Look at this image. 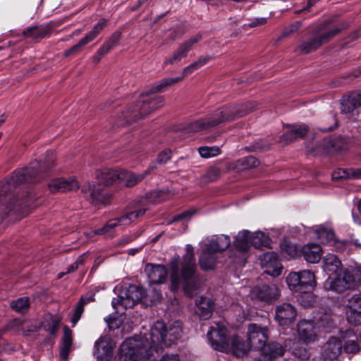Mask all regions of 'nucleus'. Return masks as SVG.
<instances>
[{
	"instance_id": "1",
	"label": "nucleus",
	"mask_w": 361,
	"mask_h": 361,
	"mask_svg": "<svg viewBox=\"0 0 361 361\" xmlns=\"http://www.w3.org/2000/svg\"><path fill=\"white\" fill-rule=\"evenodd\" d=\"M179 259L178 256L174 257L169 264L172 290L176 291L182 283L184 293L188 297H193L200 291L201 284V280L196 274L193 247L190 245H187L186 253L181 263L180 272H179Z\"/></svg>"
},
{
	"instance_id": "2",
	"label": "nucleus",
	"mask_w": 361,
	"mask_h": 361,
	"mask_svg": "<svg viewBox=\"0 0 361 361\" xmlns=\"http://www.w3.org/2000/svg\"><path fill=\"white\" fill-rule=\"evenodd\" d=\"M256 108V104L249 102L235 106H225L216 111L210 116L200 119L190 124L187 128L188 132H198L214 128L222 123L231 121L237 118L242 117Z\"/></svg>"
},
{
	"instance_id": "3",
	"label": "nucleus",
	"mask_w": 361,
	"mask_h": 361,
	"mask_svg": "<svg viewBox=\"0 0 361 361\" xmlns=\"http://www.w3.org/2000/svg\"><path fill=\"white\" fill-rule=\"evenodd\" d=\"M119 170L104 169L97 171V184L87 183L82 188V192L89 197L92 203H106L111 197L107 188L119 184Z\"/></svg>"
},
{
	"instance_id": "4",
	"label": "nucleus",
	"mask_w": 361,
	"mask_h": 361,
	"mask_svg": "<svg viewBox=\"0 0 361 361\" xmlns=\"http://www.w3.org/2000/svg\"><path fill=\"white\" fill-rule=\"evenodd\" d=\"M361 285V271L341 268L334 276H329L324 283L327 291L343 293L346 290H355Z\"/></svg>"
},
{
	"instance_id": "5",
	"label": "nucleus",
	"mask_w": 361,
	"mask_h": 361,
	"mask_svg": "<svg viewBox=\"0 0 361 361\" xmlns=\"http://www.w3.org/2000/svg\"><path fill=\"white\" fill-rule=\"evenodd\" d=\"M181 322L175 321L166 326L163 322H157L150 329V340L152 349L156 351L163 345L169 346L181 336Z\"/></svg>"
},
{
	"instance_id": "6",
	"label": "nucleus",
	"mask_w": 361,
	"mask_h": 361,
	"mask_svg": "<svg viewBox=\"0 0 361 361\" xmlns=\"http://www.w3.org/2000/svg\"><path fill=\"white\" fill-rule=\"evenodd\" d=\"M152 345L148 343V340L138 342L130 338L120 346L118 358L119 361L145 360L152 355Z\"/></svg>"
},
{
	"instance_id": "7",
	"label": "nucleus",
	"mask_w": 361,
	"mask_h": 361,
	"mask_svg": "<svg viewBox=\"0 0 361 361\" xmlns=\"http://www.w3.org/2000/svg\"><path fill=\"white\" fill-rule=\"evenodd\" d=\"M341 30L342 28L340 27H331L329 22H324L315 28L313 37L302 42L299 49L303 54L314 51L324 44L327 43Z\"/></svg>"
},
{
	"instance_id": "8",
	"label": "nucleus",
	"mask_w": 361,
	"mask_h": 361,
	"mask_svg": "<svg viewBox=\"0 0 361 361\" xmlns=\"http://www.w3.org/2000/svg\"><path fill=\"white\" fill-rule=\"evenodd\" d=\"M286 281L291 290L299 293H310L317 284L315 276L310 270L291 272L286 277Z\"/></svg>"
},
{
	"instance_id": "9",
	"label": "nucleus",
	"mask_w": 361,
	"mask_h": 361,
	"mask_svg": "<svg viewBox=\"0 0 361 361\" xmlns=\"http://www.w3.org/2000/svg\"><path fill=\"white\" fill-rule=\"evenodd\" d=\"M145 295V290L137 286L130 285L128 288L122 289L117 298L113 299L112 306L114 309H116L119 305L126 309L131 308L138 303Z\"/></svg>"
},
{
	"instance_id": "10",
	"label": "nucleus",
	"mask_w": 361,
	"mask_h": 361,
	"mask_svg": "<svg viewBox=\"0 0 361 361\" xmlns=\"http://www.w3.org/2000/svg\"><path fill=\"white\" fill-rule=\"evenodd\" d=\"M146 209H139L133 212H130L121 217L109 220L102 228L94 230V234L105 235L108 238H113L114 234V229L118 225H127L137 218L143 216L145 214Z\"/></svg>"
},
{
	"instance_id": "11",
	"label": "nucleus",
	"mask_w": 361,
	"mask_h": 361,
	"mask_svg": "<svg viewBox=\"0 0 361 361\" xmlns=\"http://www.w3.org/2000/svg\"><path fill=\"white\" fill-rule=\"evenodd\" d=\"M348 140L340 135H334L323 139L322 142L317 145L315 148L307 149L309 153L315 155L326 153L330 154L347 149Z\"/></svg>"
},
{
	"instance_id": "12",
	"label": "nucleus",
	"mask_w": 361,
	"mask_h": 361,
	"mask_svg": "<svg viewBox=\"0 0 361 361\" xmlns=\"http://www.w3.org/2000/svg\"><path fill=\"white\" fill-rule=\"evenodd\" d=\"M247 338L250 348L261 350L268 339V329L251 324L248 326Z\"/></svg>"
},
{
	"instance_id": "13",
	"label": "nucleus",
	"mask_w": 361,
	"mask_h": 361,
	"mask_svg": "<svg viewBox=\"0 0 361 361\" xmlns=\"http://www.w3.org/2000/svg\"><path fill=\"white\" fill-rule=\"evenodd\" d=\"M207 337L214 349L221 352L228 349V344L231 338L228 337V331L224 326H212L207 332Z\"/></svg>"
},
{
	"instance_id": "14",
	"label": "nucleus",
	"mask_w": 361,
	"mask_h": 361,
	"mask_svg": "<svg viewBox=\"0 0 361 361\" xmlns=\"http://www.w3.org/2000/svg\"><path fill=\"white\" fill-rule=\"evenodd\" d=\"M156 109H157V106H152L149 100H142L130 106L123 113V116L126 119V123H130L143 118Z\"/></svg>"
},
{
	"instance_id": "15",
	"label": "nucleus",
	"mask_w": 361,
	"mask_h": 361,
	"mask_svg": "<svg viewBox=\"0 0 361 361\" xmlns=\"http://www.w3.org/2000/svg\"><path fill=\"white\" fill-rule=\"evenodd\" d=\"M279 297V290L274 284H262L254 287L251 298L254 300L270 303Z\"/></svg>"
},
{
	"instance_id": "16",
	"label": "nucleus",
	"mask_w": 361,
	"mask_h": 361,
	"mask_svg": "<svg viewBox=\"0 0 361 361\" xmlns=\"http://www.w3.org/2000/svg\"><path fill=\"white\" fill-rule=\"evenodd\" d=\"M115 344L109 336H101L94 343V355L98 361H110Z\"/></svg>"
},
{
	"instance_id": "17",
	"label": "nucleus",
	"mask_w": 361,
	"mask_h": 361,
	"mask_svg": "<svg viewBox=\"0 0 361 361\" xmlns=\"http://www.w3.org/2000/svg\"><path fill=\"white\" fill-rule=\"evenodd\" d=\"M202 38V35L197 34L184 42L181 43L179 45L178 49L173 54V55L165 60L164 64L173 65L180 62L182 59L187 56L188 53L192 49L194 44L199 42Z\"/></svg>"
},
{
	"instance_id": "18",
	"label": "nucleus",
	"mask_w": 361,
	"mask_h": 361,
	"mask_svg": "<svg viewBox=\"0 0 361 361\" xmlns=\"http://www.w3.org/2000/svg\"><path fill=\"white\" fill-rule=\"evenodd\" d=\"M106 25V20L102 19L97 25L94 26L90 32H89L82 39L79 41L78 44L73 46L71 49L66 50L64 52V56L68 57L79 53L84 46L97 37V36L100 33Z\"/></svg>"
},
{
	"instance_id": "19",
	"label": "nucleus",
	"mask_w": 361,
	"mask_h": 361,
	"mask_svg": "<svg viewBox=\"0 0 361 361\" xmlns=\"http://www.w3.org/2000/svg\"><path fill=\"white\" fill-rule=\"evenodd\" d=\"M346 318L348 323L357 326L361 324V293L353 295L347 303Z\"/></svg>"
},
{
	"instance_id": "20",
	"label": "nucleus",
	"mask_w": 361,
	"mask_h": 361,
	"mask_svg": "<svg viewBox=\"0 0 361 361\" xmlns=\"http://www.w3.org/2000/svg\"><path fill=\"white\" fill-rule=\"evenodd\" d=\"M197 70V68L196 67L194 62L189 65L188 66L184 68L183 70V75L180 77H176V78H165L159 82V84L152 86L150 87V89L143 93L141 94L142 97L147 96L150 94H154L157 92H159L162 90L164 88L167 87L169 86L173 85L180 81H181L184 77L191 74L195 71Z\"/></svg>"
},
{
	"instance_id": "21",
	"label": "nucleus",
	"mask_w": 361,
	"mask_h": 361,
	"mask_svg": "<svg viewBox=\"0 0 361 361\" xmlns=\"http://www.w3.org/2000/svg\"><path fill=\"white\" fill-rule=\"evenodd\" d=\"M276 319L281 326H288L294 322L297 310L290 303L284 302L276 307Z\"/></svg>"
},
{
	"instance_id": "22",
	"label": "nucleus",
	"mask_w": 361,
	"mask_h": 361,
	"mask_svg": "<svg viewBox=\"0 0 361 361\" xmlns=\"http://www.w3.org/2000/svg\"><path fill=\"white\" fill-rule=\"evenodd\" d=\"M260 263L265 272L273 276L281 273L282 266L276 252H269L260 257Z\"/></svg>"
},
{
	"instance_id": "23",
	"label": "nucleus",
	"mask_w": 361,
	"mask_h": 361,
	"mask_svg": "<svg viewBox=\"0 0 361 361\" xmlns=\"http://www.w3.org/2000/svg\"><path fill=\"white\" fill-rule=\"evenodd\" d=\"M342 348V341L337 338L331 337L322 348V356L326 361H332L341 355Z\"/></svg>"
},
{
	"instance_id": "24",
	"label": "nucleus",
	"mask_w": 361,
	"mask_h": 361,
	"mask_svg": "<svg viewBox=\"0 0 361 361\" xmlns=\"http://www.w3.org/2000/svg\"><path fill=\"white\" fill-rule=\"evenodd\" d=\"M145 271L152 284L163 283L167 278L166 268L161 264H147Z\"/></svg>"
},
{
	"instance_id": "25",
	"label": "nucleus",
	"mask_w": 361,
	"mask_h": 361,
	"mask_svg": "<svg viewBox=\"0 0 361 361\" xmlns=\"http://www.w3.org/2000/svg\"><path fill=\"white\" fill-rule=\"evenodd\" d=\"M316 326L311 320H302L298 324V333L299 339L308 343L316 339Z\"/></svg>"
},
{
	"instance_id": "26",
	"label": "nucleus",
	"mask_w": 361,
	"mask_h": 361,
	"mask_svg": "<svg viewBox=\"0 0 361 361\" xmlns=\"http://www.w3.org/2000/svg\"><path fill=\"white\" fill-rule=\"evenodd\" d=\"M290 129L286 131L280 138L279 142L283 145H288L299 138H302L307 134L308 128L307 126L291 125Z\"/></svg>"
},
{
	"instance_id": "27",
	"label": "nucleus",
	"mask_w": 361,
	"mask_h": 361,
	"mask_svg": "<svg viewBox=\"0 0 361 361\" xmlns=\"http://www.w3.org/2000/svg\"><path fill=\"white\" fill-rule=\"evenodd\" d=\"M48 186L51 192H66L79 188L78 182L75 179H55L51 180Z\"/></svg>"
},
{
	"instance_id": "28",
	"label": "nucleus",
	"mask_w": 361,
	"mask_h": 361,
	"mask_svg": "<svg viewBox=\"0 0 361 361\" xmlns=\"http://www.w3.org/2000/svg\"><path fill=\"white\" fill-rule=\"evenodd\" d=\"M361 109V92L351 94L341 102V112L345 114H358Z\"/></svg>"
},
{
	"instance_id": "29",
	"label": "nucleus",
	"mask_w": 361,
	"mask_h": 361,
	"mask_svg": "<svg viewBox=\"0 0 361 361\" xmlns=\"http://www.w3.org/2000/svg\"><path fill=\"white\" fill-rule=\"evenodd\" d=\"M228 349L224 353H230L234 356L240 357H243L249 350V345L238 336H233L231 338L228 344Z\"/></svg>"
},
{
	"instance_id": "30",
	"label": "nucleus",
	"mask_w": 361,
	"mask_h": 361,
	"mask_svg": "<svg viewBox=\"0 0 361 361\" xmlns=\"http://www.w3.org/2000/svg\"><path fill=\"white\" fill-rule=\"evenodd\" d=\"M195 305V314L200 319H207L211 317L214 310V302L210 298L200 297L196 300Z\"/></svg>"
},
{
	"instance_id": "31",
	"label": "nucleus",
	"mask_w": 361,
	"mask_h": 361,
	"mask_svg": "<svg viewBox=\"0 0 361 361\" xmlns=\"http://www.w3.org/2000/svg\"><path fill=\"white\" fill-rule=\"evenodd\" d=\"M343 339V348L347 353H355L359 351L360 347L357 343V336L351 329H348L341 333Z\"/></svg>"
},
{
	"instance_id": "32",
	"label": "nucleus",
	"mask_w": 361,
	"mask_h": 361,
	"mask_svg": "<svg viewBox=\"0 0 361 361\" xmlns=\"http://www.w3.org/2000/svg\"><path fill=\"white\" fill-rule=\"evenodd\" d=\"M264 359L276 360L284 355L285 348L277 342H271L265 344L260 350Z\"/></svg>"
},
{
	"instance_id": "33",
	"label": "nucleus",
	"mask_w": 361,
	"mask_h": 361,
	"mask_svg": "<svg viewBox=\"0 0 361 361\" xmlns=\"http://www.w3.org/2000/svg\"><path fill=\"white\" fill-rule=\"evenodd\" d=\"M73 345V331L67 326H63L61 345L59 356L62 361H67Z\"/></svg>"
},
{
	"instance_id": "34",
	"label": "nucleus",
	"mask_w": 361,
	"mask_h": 361,
	"mask_svg": "<svg viewBox=\"0 0 361 361\" xmlns=\"http://www.w3.org/2000/svg\"><path fill=\"white\" fill-rule=\"evenodd\" d=\"M301 255L310 263L319 262L322 256V250L319 245L315 243L307 244L301 249Z\"/></svg>"
},
{
	"instance_id": "35",
	"label": "nucleus",
	"mask_w": 361,
	"mask_h": 361,
	"mask_svg": "<svg viewBox=\"0 0 361 361\" xmlns=\"http://www.w3.org/2000/svg\"><path fill=\"white\" fill-rule=\"evenodd\" d=\"M216 254V252L206 245L199 259L201 268L204 270L214 269L217 260Z\"/></svg>"
},
{
	"instance_id": "36",
	"label": "nucleus",
	"mask_w": 361,
	"mask_h": 361,
	"mask_svg": "<svg viewBox=\"0 0 361 361\" xmlns=\"http://www.w3.org/2000/svg\"><path fill=\"white\" fill-rule=\"evenodd\" d=\"M312 322L317 329H320L325 331H330L336 326L334 316L327 312L319 313Z\"/></svg>"
},
{
	"instance_id": "37",
	"label": "nucleus",
	"mask_w": 361,
	"mask_h": 361,
	"mask_svg": "<svg viewBox=\"0 0 361 361\" xmlns=\"http://www.w3.org/2000/svg\"><path fill=\"white\" fill-rule=\"evenodd\" d=\"M233 245L238 252L243 253L247 252L252 245L250 232L247 230H243L239 232L235 236Z\"/></svg>"
},
{
	"instance_id": "38",
	"label": "nucleus",
	"mask_w": 361,
	"mask_h": 361,
	"mask_svg": "<svg viewBox=\"0 0 361 361\" xmlns=\"http://www.w3.org/2000/svg\"><path fill=\"white\" fill-rule=\"evenodd\" d=\"M145 178V174H134L126 170H119V184L126 187H133Z\"/></svg>"
},
{
	"instance_id": "39",
	"label": "nucleus",
	"mask_w": 361,
	"mask_h": 361,
	"mask_svg": "<svg viewBox=\"0 0 361 361\" xmlns=\"http://www.w3.org/2000/svg\"><path fill=\"white\" fill-rule=\"evenodd\" d=\"M231 245L230 237L225 235H221L213 238L207 245L217 253L221 252L226 250Z\"/></svg>"
},
{
	"instance_id": "40",
	"label": "nucleus",
	"mask_w": 361,
	"mask_h": 361,
	"mask_svg": "<svg viewBox=\"0 0 361 361\" xmlns=\"http://www.w3.org/2000/svg\"><path fill=\"white\" fill-rule=\"evenodd\" d=\"M323 267L326 271L334 273L338 272L340 269L343 268L341 260L335 255L329 254L323 259Z\"/></svg>"
},
{
	"instance_id": "41",
	"label": "nucleus",
	"mask_w": 361,
	"mask_h": 361,
	"mask_svg": "<svg viewBox=\"0 0 361 361\" xmlns=\"http://www.w3.org/2000/svg\"><path fill=\"white\" fill-rule=\"evenodd\" d=\"M250 239L255 248L269 247L271 243L269 237L261 231L250 233Z\"/></svg>"
},
{
	"instance_id": "42",
	"label": "nucleus",
	"mask_w": 361,
	"mask_h": 361,
	"mask_svg": "<svg viewBox=\"0 0 361 361\" xmlns=\"http://www.w3.org/2000/svg\"><path fill=\"white\" fill-rule=\"evenodd\" d=\"M121 39V33L116 32L108 39L102 47L99 49V54L104 56L111 49L116 47Z\"/></svg>"
},
{
	"instance_id": "43",
	"label": "nucleus",
	"mask_w": 361,
	"mask_h": 361,
	"mask_svg": "<svg viewBox=\"0 0 361 361\" xmlns=\"http://www.w3.org/2000/svg\"><path fill=\"white\" fill-rule=\"evenodd\" d=\"M48 34V30L42 27H29L23 32V35L33 39L44 38Z\"/></svg>"
},
{
	"instance_id": "44",
	"label": "nucleus",
	"mask_w": 361,
	"mask_h": 361,
	"mask_svg": "<svg viewBox=\"0 0 361 361\" xmlns=\"http://www.w3.org/2000/svg\"><path fill=\"white\" fill-rule=\"evenodd\" d=\"M10 306L14 311L20 313H24L29 308V299L26 297L20 298L16 300L11 301Z\"/></svg>"
},
{
	"instance_id": "45",
	"label": "nucleus",
	"mask_w": 361,
	"mask_h": 361,
	"mask_svg": "<svg viewBox=\"0 0 361 361\" xmlns=\"http://www.w3.org/2000/svg\"><path fill=\"white\" fill-rule=\"evenodd\" d=\"M271 144L264 140H258L252 142L250 146L247 147L245 149L248 152H262L265 150H268Z\"/></svg>"
},
{
	"instance_id": "46",
	"label": "nucleus",
	"mask_w": 361,
	"mask_h": 361,
	"mask_svg": "<svg viewBox=\"0 0 361 361\" xmlns=\"http://www.w3.org/2000/svg\"><path fill=\"white\" fill-rule=\"evenodd\" d=\"M318 238L322 243H329L330 245L335 239L334 232L331 229L320 228L317 230Z\"/></svg>"
},
{
	"instance_id": "47",
	"label": "nucleus",
	"mask_w": 361,
	"mask_h": 361,
	"mask_svg": "<svg viewBox=\"0 0 361 361\" xmlns=\"http://www.w3.org/2000/svg\"><path fill=\"white\" fill-rule=\"evenodd\" d=\"M221 175V170L219 168L214 166L211 167L207 172L202 176V181L203 183H209L217 180Z\"/></svg>"
},
{
	"instance_id": "48",
	"label": "nucleus",
	"mask_w": 361,
	"mask_h": 361,
	"mask_svg": "<svg viewBox=\"0 0 361 361\" xmlns=\"http://www.w3.org/2000/svg\"><path fill=\"white\" fill-rule=\"evenodd\" d=\"M259 164V160L253 156H248L238 161V165L241 166L242 169H252L257 166Z\"/></svg>"
},
{
	"instance_id": "49",
	"label": "nucleus",
	"mask_w": 361,
	"mask_h": 361,
	"mask_svg": "<svg viewBox=\"0 0 361 361\" xmlns=\"http://www.w3.org/2000/svg\"><path fill=\"white\" fill-rule=\"evenodd\" d=\"M282 252L290 258H295L301 255V250L297 245L291 243L285 244L282 247Z\"/></svg>"
},
{
	"instance_id": "50",
	"label": "nucleus",
	"mask_w": 361,
	"mask_h": 361,
	"mask_svg": "<svg viewBox=\"0 0 361 361\" xmlns=\"http://www.w3.org/2000/svg\"><path fill=\"white\" fill-rule=\"evenodd\" d=\"M200 156L203 158H209L216 156L221 153V150L218 147H200L198 149Z\"/></svg>"
},
{
	"instance_id": "51",
	"label": "nucleus",
	"mask_w": 361,
	"mask_h": 361,
	"mask_svg": "<svg viewBox=\"0 0 361 361\" xmlns=\"http://www.w3.org/2000/svg\"><path fill=\"white\" fill-rule=\"evenodd\" d=\"M169 195L167 191L165 190H155L149 195L148 198L154 202L155 203L161 202L164 201L169 197Z\"/></svg>"
},
{
	"instance_id": "52",
	"label": "nucleus",
	"mask_w": 361,
	"mask_h": 361,
	"mask_svg": "<svg viewBox=\"0 0 361 361\" xmlns=\"http://www.w3.org/2000/svg\"><path fill=\"white\" fill-rule=\"evenodd\" d=\"M54 154L52 151H48L45 154L44 163L39 166L40 171L47 170L54 166Z\"/></svg>"
},
{
	"instance_id": "53",
	"label": "nucleus",
	"mask_w": 361,
	"mask_h": 361,
	"mask_svg": "<svg viewBox=\"0 0 361 361\" xmlns=\"http://www.w3.org/2000/svg\"><path fill=\"white\" fill-rule=\"evenodd\" d=\"M84 299H80L79 303L76 306L73 317L71 318V322L73 323V326H74L78 320L80 319V317L84 310Z\"/></svg>"
},
{
	"instance_id": "54",
	"label": "nucleus",
	"mask_w": 361,
	"mask_h": 361,
	"mask_svg": "<svg viewBox=\"0 0 361 361\" xmlns=\"http://www.w3.org/2000/svg\"><path fill=\"white\" fill-rule=\"evenodd\" d=\"M357 169H339L337 171H335L332 174V178L334 179H345L352 177L355 178L353 175L352 171L356 170Z\"/></svg>"
},
{
	"instance_id": "55",
	"label": "nucleus",
	"mask_w": 361,
	"mask_h": 361,
	"mask_svg": "<svg viewBox=\"0 0 361 361\" xmlns=\"http://www.w3.org/2000/svg\"><path fill=\"white\" fill-rule=\"evenodd\" d=\"M331 245L334 247L336 251L343 252L351 245V243L348 240H341L335 238Z\"/></svg>"
},
{
	"instance_id": "56",
	"label": "nucleus",
	"mask_w": 361,
	"mask_h": 361,
	"mask_svg": "<svg viewBox=\"0 0 361 361\" xmlns=\"http://www.w3.org/2000/svg\"><path fill=\"white\" fill-rule=\"evenodd\" d=\"M195 212V211L194 210L185 211L181 214L174 216L173 219L169 221V224H172L179 221H188L190 219Z\"/></svg>"
},
{
	"instance_id": "57",
	"label": "nucleus",
	"mask_w": 361,
	"mask_h": 361,
	"mask_svg": "<svg viewBox=\"0 0 361 361\" xmlns=\"http://www.w3.org/2000/svg\"><path fill=\"white\" fill-rule=\"evenodd\" d=\"M301 26H302L301 21H296L295 23L290 25L289 27L285 28L284 30L283 31L281 37H285L289 36L292 33L297 32L301 27Z\"/></svg>"
},
{
	"instance_id": "58",
	"label": "nucleus",
	"mask_w": 361,
	"mask_h": 361,
	"mask_svg": "<svg viewBox=\"0 0 361 361\" xmlns=\"http://www.w3.org/2000/svg\"><path fill=\"white\" fill-rule=\"evenodd\" d=\"M106 322L110 330L118 329L123 324V321L119 317H111L105 319Z\"/></svg>"
},
{
	"instance_id": "59",
	"label": "nucleus",
	"mask_w": 361,
	"mask_h": 361,
	"mask_svg": "<svg viewBox=\"0 0 361 361\" xmlns=\"http://www.w3.org/2000/svg\"><path fill=\"white\" fill-rule=\"evenodd\" d=\"M171 151L169 149H164L160 152L157 158V162L159 164L166 163L171 159Z\"/></svg>"
},
{
	"instance_id": "60",
	"label": "nucleus",
	"mask_w": 361,
	"mask_h": 361,
	"mask_svg": "<svg viewBox=\"0 0 361 361\" xmlns=\"http://www.w3.org/2000/svg\"><path fill=\"white\" fill-rule=\"evenodd\" d=\"M60 320L58 319H52L51 324L46 329V330L51 334L54 336L59 329Z\"/></svg>"
},
{
	"instance_id": "61",
	"label": "nucleus",
	"mask_w": 361,
	"mask_h": 361,
	"mask_svg": "<svg viewBox=\"0 0 361 361\" xmlns=\"http://www.w3.org/2000/svg\"><path fill=\"white\" fill-rule=\"evenodd\" d=\"M212 59V57L210 56H200L197 61H195L194 63L195 64L196 67L198 69V68H201L202 66H204Z\"/></svg>"
},
{
	"instance_id": "62",
	"label": "nucleus",
	"mask_w": 361,
	"mask_h": 361,
	"mask_svg": "<svg viewBox=\"0 0 361 361\" xmlns=\"http://www.w3.org/2000/svg\"><path fill=\"white\" fill-rule=\"evenodd\" d=\"M159 361H180V360L177 354H165Z\"/></svg>"
},
{
	"instance_id": "63",
	"label": "nucleus",
	"mask_w": 361,
	"mask_h": 361,
	"mask_svg": "<svg viewBox=\"0 0 361 361\" xmlns=\"http://www.w3.org/2000/svg\"><path fill=\"white\" fill-rule=\"evenodd\" d=\"M183 35V34L181 30H174L170 33L168 38L172 41H175L177 39L182 37Z\"/></svg>"
},
{
	"instance_id": "64",
	"label": "nucleus",
	"mask_w": 361,
	"mask_h": 361,
	"mask_svg": "<svg viewBox=\"0 0 361 361\" xmlns=\"http://www.w3.org/2000/svg\"><path fill=\"white\" fill-rule=\"evenodd\" d=\"M149 103H150L152 106H157V108H159L163 105L164 97H157L153 99L149 100Z\"/></svg>"
}]
</instances>
